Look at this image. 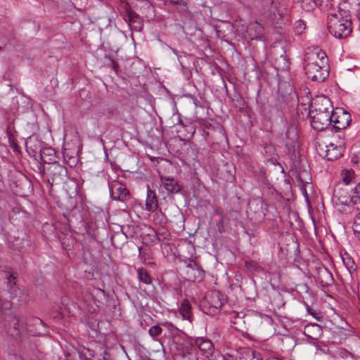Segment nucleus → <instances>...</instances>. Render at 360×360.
Returning <instances> with one entry per match:
<instances>
[{"instance_id":"7c9ffc66","label":"nucleus","mask_w":360,"mask_h":360,"mask_svg":"<svg viewBox=\"0 0 360 360\" xmlns=\"http://www.w3.org/2000/svg\"><path fill=\"white\" fill-rule=\"evenodd\" d=\"M154 220L158 221L160 224H164L165 223L166 218L162 212H158L155 214Z\"/></svg>"},{"instance_id":"0eeeda50","label":"nucleus","mask_w":360,"mask_h":360,"mask_svg":"<svg viewBox=\"0 0 360 360\" xmlns=\"http://www.w3.org/2000/svg\"><path fill=\"white\" fill-rule=\"evenodd\" d=\"M48 181L51 186L60 184L68 179V169L57 162H53L47 168Z\"/></svg>"},{"instance_id":"7ed1b4c3","label":"nucleus","mask_w":360,"mask_h":360,"mask_svg":"<svg viewBox=\"0 0 360 360\" xmlns=\"http://www.w3.org/2000/svg\"><path fill=\"white\" fill-rule=\"evenodd\" d=\"M264 15L266 21L275 27L285 26L291 20L290 8L282 0H273L269 11Z\"/></svg>"},{"instance_id":"2f4dec72","label":"nucleus","mask_w":360,"mask_h":360,"mask_svg":"<svg viewBox=\"0 0 360 360\" xmlns=\"http://www.w3.org/2000/svg\"><path fill=\"white\" fill-rule=\"evenodd\" d=\"M162 326L170 330L171 332H175L176 330V328L172 322L165 321L162 323Z\"/></svg>"},{"instance_id":"2eb2a0df","label":"nucleus","mask_w":360,"mask_h":360,"mask_svg":"<svg viewBox=\"0 0 360 360\" xmlns=\"http://www.w3.org/2000/svg\"><path fill=\"white\" fill-rule=\"evenodd\" d=\"M285 146L289 150L294 149L298 139L297 129L295 125L290 124L288 127L285 134Z\"/></svg>"},{"instance_id":"f257e3e1","label":"nucleus","mask_w":360,"mask_h":360,"mask_svg":"<svg viewBox=\"0 0 360 360\" xmlns=\"http://www.w3.org/2000/svg\"><path fill=\"white\" fill-rule=\"evenodd\" d=\"M309 115L313 129L316 131L326 129L335 116L330 98L325 96L317 97L311 104Z\"/></svg>"},{"instance_id":"a211bd4d","label":"nucleus","mask_w":360,"mask_h":360,"mask_svg":"<svg viewBox=\"0 0 360 360\" xmlns=\"http://www.w3.org/2000/svg\"><path fill=\"white\" fill-rule=\"evenodd\" d=\"M158 207V201L155 191L150 189L148 186L147 197L146 200V210L154 212Z\"/></svg>"},{"instance_id":"393cba45","label":"nucleus","mask_w":360,"mask_h":360,"mask_svg":"<svg viewBox=\"0 0 360 360\" xmlns=\"http://www.w3.org/2000/svg\"><path fill=\"white\" fill-rule=\"evenodd\" d=\"M137 274H138V278H139V280L146 284V285H150L152 283V278L151 277L149 276L147 270L144 268H139L137 269Z\"/></svg>"},{"instance_id":"dca6fc26","label":"nucleus","mask_w":360,"mask_h":360,"mask_svg":"<svg viewBox=\"0 0 360 360\" xmlns=\"http://www.w3.org/2000/svg\"><path fill=\"white\" fill-rule=\"evenodd\" d=\"M325 158L327 160L333 161L343 155L344 146L342 145H335L334 143H330L326 146Z\"/></svg>"},{"instance_id":"f8f14e48","label":"nucleus","mask_w":360,"mask_h":360,"mask_svg":"<svg viewBox=\"0 0 360 360\" xmlns=\"http://www.w3.org/2000/svg\"><path fill=\"white\" fill-rule=\"evenodd\" d=\"M206 302L209 305L210 313H217L225 304L226 300L219 292H212L206 296Z\"/></svg>"},{"instance_id":"bb28decb","label":"nucleus","mask_w":360,"mask_h":360,"mask_svg":"<svg viewBox=\"0 0 360 360\" xmlns=\"http://www.w3.org/2000/svg\"><path fill=\"white\" fill-rule=\"evenodd\" d=\"M162 329L159 325H154L148 330L149 335L155 341L158 340V337L162 333Z\"/></svg>"},{"instance_id":"c85d7f7f","label":"nucleus","mask_w":360,"mask_h":360,"mask_svg":"<svg viewBox=\"0 0 360 360\" xmlns=\"http://www.w3.org/2000/svg\"><path fill=\"white\" fill-rule=\"evenodd\" d=\"M306 29V25L302 20H296L293 25L295 34L300 35Z\"/></svg>"},{"instance_id":"6ab92c4d","label":"nucleus","mask_w":360,"mask_h":360,"mask_svg":"<svg viewBox=\"0 0 360 360\" xmlns=\"http://www.w3.org/2000/svg\"><path fill=\"white\" fill-rule=\"evenodd\" d=\"M317 278L323 286L330 285L333 282V274L324 266L319 269Z\"/></svg>"},{"instance_id":"f03ea898","label":"nucleus","mask_w":360,"mask_h":360,"mask_svg":"<svg viewBox=\"0 0 360 360\" xmlns=\"http://www.w3.org/2000/svg\"><path fill=\"white\" fill-rule=\"evenodd\" d=\"M305 63V74L311 80L321 82L328 76V60L325 52L315 50L308 53Z\"/></svg>"},{"instance_id":"4c0bfd02","label":"nucleus","mask_w":360,"mask_h":360,"mask_svg":"<svg viewBox=\"0 0 360 360\" xmlns=\"http://www.w3.org/2000/svg\"><path fill=\"white\" fill-rule=\"evenodd\" d=\"M182 0H176L175 2L176 4H180L181 3Z\"/></svg>"},{"instance_id":"58836bf2","label":"nucleus","mask_w":360,"mask_h":360,"mask_svg":"<svg viewBox=\"0 0 360 360\" xmlns=\"http://www.w3.org/2000/svg\"><path fill=\"white\" fill-rule=\"evenodd\" d=\"M311 327H312V328L316 327L319 330H320V328H319V326L317 325L316 326L313 325Z\"/></svg>"},{"instance_id":"39448f33","label":"nucleus","mask_w":360,"mask_h":360,"mask_svg":"<svg viewBox=\"0 0 360 360\" xmlns=\"http://www.w3.org/2000/svg\"><path fill=\"white\" fill-rule=\"evenodd\" d=\"M24 321L18 316L9 314L0 322V328L10 336L15 339L26 338Z\"/></svg>"},{"instance_id":"79ce46f5","label":"nucleus","mask_w":360,"mask_h":360,"mask_svg":"<svg viewBox=\"0 0 360 360\" xmlns=\"http://www.w3.org/2000/svg\"><path fill=\"white\" fill-rule=\"evenodd\" d=\"M202 360H207V359H202Z\"/></svg>"},{"instance_id":"6e6552de","label":"nucleus","mask_w":360,"mask_h":360,"mask_svg":"<svg viewBox=\"0 0 360 360\" xmlns=\"http://www.w3.org/2000/svg\"><path fill=\"white\" fill-rule=\"evenodd\" d=\"M108 187L110 196L113 200L123 201L129 195V191L120 181H109Z\"/></svg>"},{"instance_id":"9d476101","label":"nucleus","mask_w":360,"mask_h":360,"mask_svg":"<svg viewBox=\"0 0 360 360\" xmlns=\"http://www.w3.org/2000/svg\"><path fill=\"white\" fill-rule=\"evenodd\" d=\"M15 277L12 274H9L7 277V283L11 294V298L18 302L25 301L27 295V292L23 289L15 286Z\"/></svg>"},{"instance_id":"ea45409f","label":"nucleus","mask_w":360,"mask_h":360,"mask_svg":"<svg viewBox=\"0 0 360 360\" xmlns=\"http://www.w3.org/2000/svg\"><path fill=\"white\" fill-rule=\"evenodd\" d=\"M11 144H13V147H14L15 148H16L18 147V146H17V145H16V143H11Z\"/></svg>"},{"instance_id":"4be33fe9","label":"nucleus","mask_w":360,"mask_h":360,"mask_svg":"<svg viewBox=\"0 0 360 360\" xmlns=\"http://www.w3.org/2000/svg\"><path fill=\"white\" fill-rule=\"evenodd\" d=\"M198 348L202 354L206 356L212 354L214 350L213 344L209 340H201L198 344Z\"/></svg>"},{"instance_id":"ddd939ff","label":"nucleus","mask_w":360,"mask_h":360,"mask_svg":"<svg viewBox=\"0 0 360 360\" xmlns=\"http://www.w3.org/2000/svg\"><path fill=\"white\" fill-rule=\"evenodd\" d=\"M339 12L342 14L351 15V10L360 18V0H341L338 6Z\"/></svg>"},{"instance_id":"473e14b6","label":"nucleus","mask_w":360,"mask_h":360,"mask_svg":"<svg viewBox=\"0 0 360 360\" xmlns=\"http://www.w3.org/2000/svg\"><path fill=\"white\" fill-rule=\"evenodd\" d=\"M343 262L346 265L348 270L351 272L352 271L355 270V264L353 261H350L349 258H348V261L346 262L345 259H343Z\"/></svg>"},{"instance_id":"412c9836","label":"nucleus","mask_w":360,"mask_h":360,"mask_svg":"<svg viewBox=\"0 0 360 360\" xmlns=\"http://www.w3.org/2000/svg\"><path fill=\"white\" fill-rule=\"evenodd\" d=\"M56 152L51 148H44L40 151V158L44 164L50 165L55 161Z\"/></svg>"},{"instance_id":"20e7f679","label":"nucleus","mask_w":360,"mask_h":360,"mask_svg":"<svg viewBox=\"0 0 360 360\" xmlns=\"http://www.w3.org/2000/svg\"><path fill=\"white\" fill-rule=\"evenodd\" d=\"M338 13L330 14L328 16V28L329 32L336 38L347 37L352 32L351 15Z\"/></svg>"},{"instance_id":"423d86ee","label":"nucleus","mask_w":360,"mask_h":360,"mask_svg":"<svg viewBox=\"0 0 360 360\" xmlns=\"http://www.w3.org/2000/svg\"><path fill=\"white\" fill-rule=\"evenodd\" d=\"M236 31L241 37L247 41L260 39L263 34V26L258 22L245 25L240 22H235Z\"/></svg>"},{"instance_id":"f704fd0d","label":"nucleus","mask_w":360,"mask_h":360,"mask_svg":"<svg viewBox=\"0 0 360 360\" xmlns=\"http://www.w3.org/2000/svg\"><path fill=\"white\" fill-rule=\"evenodd\" d=\"M318 1L319 2V6H323L324 4L327 6L329 0H318Z\"/></svg>"},{"instance_id":"e433bc0d","label":"nucleus","mask_w":360,"mask_h":360,"mask_svg":"<svg viewBox=\"0 0 360 360\" xmlns=\"http://www.w3.org/2000/svg\"><path fill=\"white\" fill-rule=\"evenodd\" d=\"M360 161V154L359 155H356V162H359Z\"/></svg>"},{"instance_id":"4468645a","label":"nucleus","mask_w":360,"mask_h":360,"mask_svg":"<svg viewBox=\"0 0 360 360\" xmlns=\"http://www.w3.org/2000/svg\"><path fill=\"white\" fill-rule=\"evenodd\" d=\"M350 199L351 197L349 195L348 192L346 189L342 188V185L340 184H338L335 186L333 189V200L341 205L352 206Z\"/></svg>"},{"instance_id":"72a5a7b5","label":"nucleus","mask_w":360,"mask_h":360,"mask_svg":"<svg viewBox=\"0 0 360 360\" xmlns=\"http://www.w3.org/2000/svg\"><path fill=\"white\" fill-rule=\"evenodd\" d=\"M138 18L139 15L134 12L128 11V20L129 22H135Z\"/></svg>"},{"instance_id":"cd10ccee","label":"nucleus","mask_w":360,"mask_h":360,"mask_svg":"<svg viewBox=\"0 0 360 360\" xmlns=\"http://www.w3.org/2000/svg\"><path fill=\"white\" fill-rule=\"evenodd\" d=\"M181 360H202L197 356L195 349H191L184 352L181 355Z\"/></svg>"},{"instance_id":"c756f323","label":"nucleus","mask_w":360,"mask_h":360,"mask_svg":"<svg viewBox=\"0 0 360 360\" xmlns=\"http://www.w3.org/2000/svg\"><path fill=\"white\" fill-rule=\"evenodd\" d=\"M352 230L354 236L360 239V212L354 219Z\"/></svg>"},{"instance_id":"aec40b11","label":"nucleus","mask_w":360,"mask_h":360,"mask_svg":"<svg viewBox=\"0 0 360 360\" xmlns=\"http://www.w3.org/2000/svg\"><path fill=\"white\" fill-rule=\"evenodd\" d=\"M179 313L183 320L192 322V307L188 300H184L179 308Z\"/></svg>"},{"instance_id":"1a4fd4ad","label":"nucleus","mask_w":360,"mask_h":360,"mask_svg":"<svg viewBox=\"0 0 360 360\" xmlns=\"http://www.w3.org/2000/svg\"><path fill=\"white\" fill-rule=\"evenodd\" d=\"M26 337L28 335L33 336L43 335L46 332L45 323L38 317H29L26 320Z\"/></svg>"},{"instance_id":"f3484780","label":"nucleus","mask_w":360,"mask_h":360,"mask_svg":"<svg viewBox=\"0 0 360 360\" xmlns=\"http://www.w3.org/2000/svg\"><path fill=\"white\" fill-rule=\"evenodd\" d=\"M160 186L165 189L168 194H174L180 191L181 188L174 178L160 176Z\"/></svg>"},{"instance_id":"a878e982","label":"nucleus","mask_w":360,"mask_h":360,"mask_svg":"<svg viewBox=\"0 0 360 360\" xmlns=\"http://www.w3.org/2000/svg\"><path fill=\"white\" fill-rule=\"evenodd\" d=\"M318 6H319L318 0H301V6L307 12L314 11Z\"/></svg>"},{"instance_id":"a19ab883","label":"nucleus","mask_w":360,"mask_h":360,"mask_svg":"<svg viewBox=\"0 0 360 360\" xmlns=\"http://www.w3.org/2000/svg\"><path fill=\"white\" fill-rule=\"evenodd\" d=\"M80 358L82 360H87L86 358L84 359V357H82V356H80Z\"/></svg>"},{"instance_id":"b1692460","label":"nucleus","mask_w":360,"mask_h":360,"mask_svg":"<svg viewBox=\"0 0 360 360\" xmlns=\"http://www.w3.org/2000/svg\"><path fill=\"white\" fill-rule=\"evenodd\" d=\"M350 202L357 210H360V181L354 188V195L351 196Z\"/></svg>"},{"instance_id":"9b49d317","label":"nucleus","mask_w":360,"mask_h":360,"mask_svg":"<svg viewBox=\"0 0 360 360\" xmlns=\"http://www.w3.org/2000/svg\"><path fill=\"white\" fill-rule=\"evenodd\" d=\"M335 116L333 117L332 122L334 123V127L337 129H346L352 122L351 115L343 109H337L333 112Z\"/></svg>"},{"instance_id":"5701e85b","label":"nucleus","mask_w":360,"mask_h":360,"mask_svg":"<svg viewBox=\"0 0 360 360\" xmlns=\"http://www.w3.org/2000/svg\"><path fill=\"white\" fill-rule=\"evenodd\" d=\"M340 178L345 185H349L354 179V171L352 169H343L340 172Z\"/></svg>"},{"instance_id":"c9c22d12","label":"nucleus","mask_w":360,"mask_h":360,"mask_svg":"<svg viewBox=\"0 0 360 360\" xmlns=\"http://www.w3.org/2000/svg\"><path fill=\"white\" fill-rule=\"evenodd\" d=\"M111 65H112V68L117 71V70L118 68V65L114 60H111Z\"/></svg>"}]
</instances>
